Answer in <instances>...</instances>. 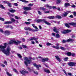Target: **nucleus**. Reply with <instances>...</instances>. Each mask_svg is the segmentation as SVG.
I'll list each match as a JSON object with an SVG mask.
<instances>
[{"label":"nucleus","mask_w":76,"mask_h":76,"mask_svg":"<svg viewBox=\"0 0 76 76\" xmlns=\"http://www.w3.org/2000/svg\"><path fill=\"white\" fill-rule=\"evenodd\" d=\"M7 45V43H4V46H0V48H1V51L6 56H8V55L10 54V51L11 49L10 47L8 46L7 47V50L6 51V50L4 49L6 48Z\"/></svg>","instance_id":"1"},{"label":"nucleus","mask_w":76,"mask_h":76,"mask_svg":"<svg viewBox=\"0 0 76 76\" xmlns=\"http://www.w3.org/2000/svg\"><path fill=\"white\" fill-rule=\"evenodd\" d=\"M23 9L25 10L23 12V13L25 15H28V12L26 11V10H32V8L29 7H24L23 8Z\"/></svg>","instance_id":"2"},{"label":"nucleus","mask_w":76,"mask_h":76,"mask_svg":"<svg viewBox=\"0 0 76 76\" xmlns=\"http://www.w3.org/2000/svg\"><path fill=\"white\" fill-rule=\"evenodd\" d=\"M21 42L20 41H17L16 42V40L15 39L11 40V41L9 42V44H15L16 45H18L19 44H20Z\"/></svg>","instance_id":"3"},{"label":"nucleus","mask_w":76,"mask_h":76,"mask_svg":"<svg viewBox=\"0 0 76 76\" xmlns=\"http://www.w3.org/2000/svg\"><path fill=\"white\" fill-rule=\"evenodd\" d=\"M44 22L45 23L47 24V25H51V23H48V22L45 20V19H38L37 20V23H39V22Z\"/></svg>","instance_id":"4"},{"label":"nucleus","mask_w":76,"mask_h":76,"mask_svg":"<svg viewBox=\"0 0 76 76\" xmlns=\"http://www.w3.org/2000/svg\"><path fill=\"white\" fill-rule=\"evenodd\" d=\"M24 60L26 61L24 62V63L27 66H28V64H31V61L28 59V58L26 57H24Z\"/></svg>","instance_id":"5"},{"label":"nucleus","mask_w":76,"mask_h":76,"mask_svg":"<svg viewBox=\"0 0 76 76\" xmlns=\"http://www.w3.org/2000/svg\"><path fill=\"white\" fill-rule=\"evenodd\" d=\"M75 39H73L69 38L67 40H64L62 41L63 43H66V42H73V41H75Z\"/></svg>","instance_id":"6"},{"label":"nucleus","mask_w":76,"mask_h":76,"mask_svg":"<svg viewBox=\"0 0 76 76\" xmlns=\"http://www.w3.org/2000/svg\"><path fill=\"white\" fill-rule=\"evenodd\" d=\"M70 13L72 12L70 11H67L66 12H65L62 15V17H66V16H67V15Z\"/></svg>","instance_id":"7"},{"label":"nucleus","mask_w":76,"mask_h":76,"mask_svg":"<svg viewBox=\"0 0 76 76\" xmlns=\"http://www.w3.org/2000/svg\"><path fill=\"white\" fill-rule=\"evenodd\" d=\"M68 64L71 66V67H72V66H76V63L74 62H70L68 63Z\"/></svg>","instance_id":"8"},{"label":"nucleus","mask_w":76,"mask_h":76,"mask_svg":"<svg viewBox=\"0 0 76 76\" xmlns=\"http://www.w3.org/2000/svg\"><path fill=\"white\" fill-rule=\"evenodd\" d=\"M33 65L34 66H35V67H37V70H39V67H41V65H37L36 64H34Z\"/></svg>","instance_id":"9"},{"label":"nucleus","mask_w":76,"mask_h":76,"mask_svg":"<svg viewBox=\"0 0 76 76\" xmlns=\"http://www.w3.org/2000/svg\"><path fill=\"white\" fill-rule=\"evenodd\" d=\"M48 61V58L42 59V61L43 63H45V61Z\"/></svg>","instance_id":"10"},{"label":"nucleus","mask_w":76,"mask_h":76,"mask_svg":"<svg viewBox=\"0 0 76 76\" xmlns=\"http://www.w3.org/2000/svg\"><path fill=\"white\" fill-rule=\"evenodd\" d=\"M4 33L6 35H9L10 34V31L8 30L5 31Z\"/></svg>","instance_id":"11"},{"label":"nucleus","mask_w":76,"mask_h":76,"mask_svg":"<svg viewBox=\"0 0 76 76\" xmlns=\"http://www.w3.org/2000/svg\"><path fill=\"white\" fill-rule=\"evenodd\" d=\"M69 24L70 25H72V26H73L74 27H76V23L74 22L70 23Z\"/></svg>","instance_id":"12"},{"label":"nucleus","mask_w":76,"mask_h":76,"mask_svg":"<svg viewBox=\"0 0 76 76\" xmlns=\"http://www.w3.org/2000/svg\"><path fill=\"white\" fill-rule=\"evenodd\" d=\"M24 29L26 31H31V28L30 27H26L24 28Z\"/></svg>","instance_id":"13"},{"label":"nucleus","mask_w":76,"mask_h":76,"mask_svg":"<svg viewBox=\"0 0 76 76\" xmlns=\"http://www.w3.org/2000/svg\"><path fill=\"white\" fill-rule=\"evenodd\" d=\"M55 57L56 58V59L57 60H58V61L60 62L61 61V59H60V58H59V56H55Z\"/></svg>","instance_id":"14"},{"label":"nucleus","mask_w":76,"mask_h":76,"mask_svg":"<svg viewBox=\"0 0 76 76\" xmlns=\"http://www.w3.org/2000/svg\"><path fill=\"white\" fill-rule=\"evenodd\" d=\"M38 38H35V37H31V41H37V39H38Z\"/></svg>","instance_id":"15"},{"label":"nucleus","mask_w":76,"mask_h":76,"mask_svg":"<svg viewBox=\"0 0 76 76\" xmlns=\"http://www.w3.org/2000/svg\"><path fill=\"white\" fill-rule=\"evenodd\" d=\"M45 7H47L48 8H49L50 9H51V8H52V7L51 6H50L48 4H46L45 5Z\"/></svg>","instance_id":"16"},{"label":"nucleus","mask_w":76,"mask_h":76,"mask_svg":"<svg viewBox=\"0 0 76 76\" xmlns=\"http://www.w3.org/2000/svg\"><path fill=\"white\" fill-rule=\"evenodd\" d=\"M66 55L68 56H72V53L70 52H68L66 53Z\"/></svg>","instance_id":"17"},{"label":"nucleus","mask_w":76,"mask_h":76,"mask_svg":"<svg viewBox=\"0 0 76 76\" xmlns=\"http://www.w3.org/2000/svg\"><path fill=\"white\" fill-rule=\"evenodd\" d=\"M44 71L46 73H50V71L48 70H47V69H45Z\"/></svg>","instance_id":"18"},{"label":"nucleus","mask_w":76,"mask_h":76,"mask_svg":"<svg viewBox=\"0 0 76 76\" xmlns=\"http://www.w3.org/2000/svg\"><path fill=\"white\" fill-rule=\"evenodd\" d=\"M69 23H66L65 24V26H66V27H67V28H70V26L69 25H70V24H69Z\"/></svg>","instance_id":"19"},{"label":"nucleus","mask_w":76,"mask_h":76,"mask_svg":"<svg viewBox=\"0 0 76 76\" xmlns=\"http://www.w3.org/2000/svg\"><path fill=\"white\" fill-rule=\"evenodd\" d=\"M70 5V3H66L64 4V6L66 7H67V6H69Z\"/></svg>","instance_id":"20"},{"label":"nucleus","mask_w":76,"mask_h":76,"mask_svg":"<svg viewBox=\"0 0 76 76\" xmlns=\"http://www.w3.org/2000/svg\"><path fill=\"white\" fill-rule=\"evenodd\" d=\"M47 18H48V19H53L55 18V17L54 16H48V17Z\"/></svg>","instance_id":"21"},{"label":"nucleus","mask_w":76,"mask_h":76,"mask_svg":"<svg viewBox=\"0 0 76 76\" xmlns=\"http://www.w3.org/2000/svg\"><path fill=\"white\" fill-rule=\"evenodd\" d=\"M20 73L22 75H24V74H25V70H22L21 71H20Z\"/></svg>","instance_id":"22"},{"label":"nucleus","mask_w":76,"mask_h":76,"mask_svg":"<svg viewBox=\"0 0 76 76\" xmlns=\"http://www.w3.org/2000/svg\"><path fill=\"white\" fill-rule=\"evenodd\" d=\"M52 47L53 48H56V49H57V50H58V49H59L60 48L59 47L56 46H52Z\"/></svg>","instance_id":"23"},{"label":"nucleus","mask_w":76,"mask_h":76,"mask_svg":"<svg viewBox=\"0 0 76 76\" xmlns=\"http://www.w3.org/2000/svg\"><path fill=\"white\" fill-rule=\"evenodd\" d=\"M9 10L10 12H11L12 13H14V12H16V10H10V9H9Z\"/></svg>","instance_id":"24"},{"label":"nucleus","mask_w":76,"mask_h":76,"mask_svg":"<svg viewBox=\"0 0 76 76\" xmlns=\"http://www.w3.org/2000/svg\"><path fill=\"white\" fill-rule=\"evenodd\" d=\"M61 33L62 34H66V30H62L61 31Z\"/></svg>","instance_id":"25"},{"label":"nucleus","mask_w":76,"mask_h":76,"mask_svg":"<svg viewBox=\"0 0 76 76\" xmlns=\"http://www.w3.org/2000/svg\"><path fill=\"white\" fill-rule=\"evenodd\" d=\"M56 38H60V35L58 34H56L55 36Z\"/></svg>","instance_id":"26"},{"label":"nucleus","mask_w":76,"mask_h":76,"mask_svg":"<svg viewBox=\"0 0 76 76\" xmlns=\"http://www.w3.org/2000/svg\"><path fill=\"white\" fill-rule=\"evenodd\" d=\"M32 26L34 27L35 29H38V28L36 26H35V25L34 24H32Z\"/></svg>","instance_id":"27"},{"label":"nucleus","mask_w":76,"mask_h":76,"mask_svg":"<svg viewBox=\"0 0 76 76\" xmlns=\"http://www.w3.org/2000/svg\"><path fill=\"white\" fill-rule=\"evenodd\" d=\"M29 59L30 60V63H31V62L32 60H35V58H32L31 57H29Z\"/></svg>","instance_id":"28"},{"label":"nucleus","mask_w":76,"mask_h":76,"mask_svg":"<svg viewBox=\"0 0 76 76\" xmlns=\"http://www.w3.org/2000/svg\"><path fill=\"white\" fill-rule=\"evenodd\" d=\"M0 8H1V9H4V10H5L6 9L5 7H4V6H3V5H0Z\"/></svg>","instance_id":"29"},{"label":"nucleus","mask_w":76,"mask_h":76,"mask_svg":"<svg viewBox=\"0 0 76 76\" xmlns=\"http://www.w3.org/2000/svg\"><path fill=\"white\" fill-rule=\"evenodd\" d=\"M56 18H57V19H61V16L58 15L56 17Z\"/></svg>","instance_id":"30"},{"label":"nucleus","mask_w":76,"mask_h":76,"mask_svg":"<svg viewBox=\"0 0 76 76\" xmlns=\"http://www.w3.org/2000/svg\"><path fill=\"white\" fill-rule=\"evenodd\" d=\"M17 56H18V57H19V58H21L22 57V56L19 53H17Z\"/></svg>","instance_id":"31"},{"label":"nucleus","mask_w":76,"mask_h":76,"mask_svg":"<svg viewBox=\"0 0 76 76\" xmlns=\"http://www.w3.org/2000/svg\"><path fill=\"white\" fill-rule=\"evenodd\" d=\"M71 31H72V30H71L67 29L66 30V33H69Z\"/></svg>","instance_id":"32"},{"label":"nucleus","mask_w":76,"mask_h":76,"mask_svg":"<svg viewBox=\"0 0 76 76\" xmlns=\"http://www.w3.org/2000/svg\"><path fill=\"white\" fill-rule=\"evenodd\" d=\"M7 75H8V76H12L11 74H10V73L7 72H6Z\"/></svg>","instance_id":"33"},{"label":"nucleus","mask_w":76,"mask_h":76,"mask_svg":"<svg viewBox=\"0 0 76 76\" xmlns=\"http://www.w3.org/2000/svg\"><path fill=\"white\" fill-rule=\"evenodd\" d=\"M46 45H47V46H50V45H53V44L50 43L49 42H47L46 44Z\"/></svg>","instance_id":"34"},{"label":"nucleus","mask_w":76,"mask_h":76,"mask_svg":"<svg viewBox=\"0 0 76 76\" xmlns=\"http://www.w3.org/2000/svg\"><path fill=\"white\" fill-rule=\"evenodd\" d=\"M33 72L34 74H35V75H38V73L37 71H34Z\"/></svg>","instance_id":"35"},{"label":"nucleus","mask_w":76,"mask_h":76,"mask_svg":"<svg viewBox=\"0 0 76 76\" xmlns=\"http://www.w3.org/2000/svg\"><path fill=\"white\" fill-rule=\"evenodd\" d=\"M56 4H59L60 3V0H57L56 1Z\"/></svg>","instance_id":"36"},{"label":"nucleus","mask_w":76,"mask_h":76,"mask_svg":"<svg viewBox=\"0 0 76 76\" xmlns=\"http://www.w3.org/2000/svg\"><path fill=\"white\" fill-rule=\"evenodd\" d=\"M33 6H34V4H32L30 3L28 5V6H29L30 7H32Z\"/></svg>","instance_id":"37"},{"label":"nucleus","mask_w":76,"mask_h":76,"mask_svg":"<svg viewBox=\"0 0 76 76\" xmlns=\"http://www.w3.org/2000/svg\"><path fill=\"white\" fill-rule=\"evenodd\" d=\"M20 1H22L23 2H24V3H28V2H29L25 0H20Z\"/></svg>","instance_id":"38"},{"label":"nucleus","mask_w":76,"mask_h":76,"mask_svg":"<svg viewBox=\"0 0 76 76\" xmlns=\"http://www.w3.org/2000/svg\"><path fill=\"white\" fill-rule=\"evenodd\" d=\"M60 48L61 49V50H66V48H65L61 46L60 47Z\"/></svg>","instance_id":"39"},{"label":"nucleus","mask_w":76,"mask_h":76,"mask_svg":"<svg viewBox=\"0 0 76 76\" xmlns=\"http://www.w3.org/2000/svg\"><path fill=\"white\" fill-rule=\"evenodd\" d=\"M15 18L16 19H20V17H18L17 16H15Z\"/></svg>","instance_id":"40"},{"label":"nucleus","mask_w":76,"mask_h":76,"mask_svg":"<svg viewBox=\"0 0 76 76\" xmlns=\"http://www.w3.org/2000/svg\"><path fill=\"white\" fill-rule=\"evenodd\" d=\"M13 70L15 72H16V73H17V74H19V73H18V71H17V70H16V69H14Z\"/></svg>","instance_id":"41"},{"label":"nucleus","mask_w":76,"mask_h":76,"mask_svg":"<svg viewBox=\"0 0 76 76\" xmlns=\"http://www.w3.org/2000/svg\"><path fill=\"white\" fill-rule=\"evenodd\" d=\"M11 20L12 22H15V21H16V20L13 18H11Z\"/></svg>","instance_id":"42"},{"label":"nucleus","mask_w":76,"mask_h":76,"mask_svg":"<svg viewBox=\"0 0 76 76\" xmlns=\"http://www.w3.org/2000/svg\"><path fill=\"white\" fill-rule=\"evenodd\" d=\"M31 31H33V32H36L37 31H38V30L32 29H31Z\"/></svg>","instance_id":"43"},{"label":"nucleus","mask_w":76,"mask_h":76,"mask_svg":"<svg viewBox=\"0 0 76 76\" xmlns=\"http://www.w3.org/2000/svg\"><path fill=\"white\" fill-rule=\"evenodd\" d=\"M67 59H69V58L68 57H65L64 58V61H67Z\"/></svg>","instance_id":"44"},{"label":"nucleus","mask_w":76,"mask_h":76,"mask_svg":"<svg viewBox=\"0 0 76 76\" xmlns=\"http://www.w3.org/2000/svg\"><path fill=\"white\" fill-rule=\"evenodd\" d=\"M22 47H23V48H27V46L25 45H22Z\"/></svg>","instance_id":"45"},{"label":"nucleus","mask_w":76,"mask_h":76,"mask_svg":"<svg viewBox=\"0 0 76 76\" xmlns=\"http://www.w3.org/2000/svg\"><path fill=\"white\" fill-rule=\"evenodd\" d=\"M40 10H45V8H44V7H40Z\"/></svg>","instance_id":"46"},{"label":"nucleus","mask_w":76,"mask_h":76,"mask_svg":"<svg viewBox=\"0 0 76 76\" xmlns=\"http://www.w3.org/2000/svg\"><path fill=\"white\" fill-rule=\"evenodd\" d=\"M71 56H72V57H75V56H76V54L75 53H71Z\"/></svg>","instance_id":"47"},{"label":"nucleus","mask_w":76,"mask_h":76,"mask_svg":"<svg viewBox=\"0 0 76 76\" xmlns=\"http://www.w3.org/2000/svg\"><path fill=\"white\" fill-rule=\"evenodd\" d=\"M8 6H9V7H11L12 5H11V3H9V2L7 4Z\"/></svg>","instance_id":"48"},{"label":"nucleus","mask_w":76,"mask_h":76,"mask_svg":"<svg viewBox=\"0 0 76 76\" xmlns=\"http://www.w3.org/2000/svg\"><path fill=\"white\" fill-rule=\"evenodd\" d=\"M44 13H50V11H44Z\"/></svg>","instance_id":"49"},{"label":"nucleus","mask_w":76,"mask_h":76,"mask_svg":"<svg viewBox=\"0 0 76 76\" xmlns=\"http://www.w3.org/2000/svg\"><path fill=\"white\" fill-rule=\"evenodd\" d=\"M25 23L26 24V25H29V24H31V22H25Z\"/></svg>","instance_id":"50"},{"label":"nucleus","mask_w":76,"mask_h":76,"mask_svg":"<svg viewBox=\"0 0 76 76\" xmlns=\"http://www.w3.org/2000/svg\"><path fill=\"white\" fill-rule=\"evenodd\" d=\"M67 74L69 75V76H72V74L70 72L67 73Z\"/></svg>","instance_id":"51"},{"label":"nucleus","mask_w":76,"mask_h":76,"mask_svg":"<svg viewBox=\"0 0 76 76\" xmlns=\"http://www.w3.org/2000/svg\"><path fill=\"white\" fill-rule=\"evenodd\" d=\"M63 71L64 72V73L65 74L66 76H68L67 74V73L66 72V71H65L64 70H63Z\"/></svg>","instance_id":"52"},{"label":"nucleus","mask_w":76,"mask_h":76,"mask_svg":"<svg viewBox=\"0 0 76 76\" xmlns=\"http://www.w3.org/2000/svg\"><path fill=\"white\" fill-rule=\"evenodd\" d=\"M38 13L39 15H41L42 14V13H41V12H40L39 11H38Z\"/></svg>","instance_id":"53"},{"label":"nucleus","mask_w":76,"mask_h":76,"mask_svg":"<svg viewBox=\"0 0 76 76\" xmlns=\"http://www.w3.org/2000/svg\"><path fill=\"white\" fill-rule=\"evenodd\" d=\"M0 20H2V21H4V19L0 17Z\"/></svg>","instance_id":"54"},{"label":"nucleus","mask_w":76,"mask_h":76,"mask_svg":"<svg viewBox=\"0 0 76 76\" xmlns=\"http://www.w3.org/2000/svg\"><path fill=\"white\" fill-rule=\"evenodd\" d=\"M8 2H9L7 1H3V3H6V4H7V3H8Z\"/></svg>","instance_id":"55"},{"label":"nucleus","mask_w":76,"mask_h":76,"mask_svg":"<svg viewBox=\"0 0 76 76\" xmlns=\"http://www.w3.org/2000/svg\"><path fill=\"white\" fill-rule=\"evenodd\" d=\"M43 64L45 65V66L46 67H47L48 68V67H49V66H48L47 65V64L44 63Z\"/></svg>","instance_id":"56"},{"label":"nucleus","mask_w":76,"mask_h":76,"mask_svg":"<svg viewBox=\"0 0 76 76\" xmlns=\"http://www.w3.org/2000/svg\"><path fill=\"white\" fill-rule=\"evenodd\" d=\"M74 16H76V12H73Z\"/></svg>","instance_id":"57"},{"label":"nucleus","mask_w":76,"mask_h":76,"mask_svg":"<svg viewBox=\"0 0 76 76\" xmlns=\"http://www.w3.org/2000/svg\"><path fill=\"white\" fill-rule=\"evenodd\" d=\"M71 6L72 7H74V8H75V7H76V6L74 5H71Z\"/></svg>","instance_id":"58"},{"label":"nucleus","mask_w":76,"mask_h":76,"mask_svg":"<svg viewBox=\"0 0 76 76\" xmlns=\"http://www.w3.org/2000/svg\"><path fill=\"white\" fill-rule=\"evenodd\" d=\"M53 30L54 32H55L56 31H57V29H56V28L54 27Z\"/></svg>","instance_id":"59"},{"label":"nucleus","mask_w":76,"mask_h":76,"mask_svg":"<svg viewBox=\"0 0 76 76\" xmlns=\"http://www.w3.org/2000/svg\"><path fill=\"white\" fill-rule=\"evenodd\" d=\"M4 24H9V23L8 21H6L4 23Z\"/></svg>","instance_id":"60"},{"label":"nucleus","mask_w":76,"mask_h":76,"mask_svg":"<svg viewBox=\"0 0 76 76\" xmlns=\"http://www.w3.org/2000/svg\"><path fill=\"white\" fill-rule=\"evenodd\" d=\"M28 71H29V72H31V69H30V68L28 67Z\"/></svg>","instance_id":"61"},{"label":"nucleus","mask_w":76,"mask_h":76,"mask_svg":"<svg viewBox=\"0 0 76 76\" xmlns=\"http://www.w3.org/2000/svg\"><path fill=\"white\" fill-rule=\"evenodd\" d=\"M14 6H18V3H15L14 4Z\"/></svg>","instance_id":"62"},{"label":"nucleus","mask_w":76,"mask_h":76,"mask_svg":"<svg viewBox=\"0 0 76 76\" xmlns=\"http://www.w3.org/2000/svg\"><path fill=\"white\" fill-rule=\"evenodd\" d=\"M52 35L53 36V37H55V35H56V33H52Z\"/></svg>","instance_id":"63"},{"label":"nucleus","mask_w":76,"mask_h":76,"mask_svg":"<svg viewBox=\"0 0 76 76\" xmlns=\"http://www.w3.org/2000/svg\"><path fill=\"white\" fill-rule=\"evenodd\" d=\"M25 73H28V72L27 71H24V74Z\"/></svg>","instance_id":"64"}]
</instances>
